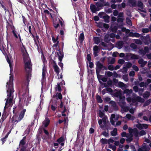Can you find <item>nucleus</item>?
Returning <instances> with one entry per match:
<instances>
[{
  "mask_svg": "<svg viewBox=\"0 0 151 151\" xmlns=\"http://www.w3.org/2000/svg\"><path fill=\"white\" fill-rule=\"evenodd\" d=\"M96 99L98 102L101 103L102 102V100L99 96H97Z\"/></svg>",
  "mask_w": 151,
  "mask_h": 151,
  "instance_id": "obj_40",
  "label": "nucleus"
},
{
  "mask_svg": "<svg viewBox=\"0 0 151 151\" xmlns=\"http://www.w3.org/2000/svg\"><path fill=\"white\" fill-rule=\"evenodd\" d=\"M124 60H123L122 59H120L119 60H118L119 63V64H123L124 63Z\"/></svg>",
  "mask_w": 151,
  "mask_h": 151,
  "instance_id": "obj_44",
  "label": "nucleus"
},
{
  "mask_svg": "<svg viewBox=\"0 0 151 151\" xmlns=\"http://www.w3.org/2000/svg\"><path fill=\"white\" fill-rule=\"evenodd\" d=\"M26 111L25 110H24L23 111L21 112L19 116V120H20L22 119L24 115V113Z\"/></svg>",
  "mask_w": 151,
  "mask_h": 151,
  "instance_id": "obj_20",
  "label": "nucleus"
},
{
  "mask_svg": "<svg viewBox=\"0 0 151 151\" xmlns=\"http://www.w3.org/2000/svg\"><path fill=\"white\" fill-rule=\"evenodd\" d=\"M149 31V29L147 28H145L142 29V32L144 33H147Z\"/></svg>",
  "mask_w": 151,
  "mask_h": 151,
  "instance_id": "obj_39",
  "label": "nucleus"
},
{
  "mask_svg": "<svg viewBox=\"0 0 151 151\" xmlns=\"http://www.w3.org/2000/svg\"><path fill=\"white\" fill-rule=\"evenodd\" d=\"M150 148L148 146L145 145V144H143L142 146L140 148H139L138 151H149Z\"/></svg>",
  "mask_w": 151,
  "mask_h": 151,
  "instance_id": "obj_7",
  "label": "nucleus"
},
{
  "mask_svg": "<svg viewBox=\"0 0 151 151\" xmlns=\"http://www.w3.org/2000/svg\"><path fill=\"white\" fill-rule=\"evenodd\" d=\"M94 41L95 43L97 44H98L100 42V40L99 38L97 37H95L94 38Z\"/></svg>",
  "mask_w": 151,
  "mask_h": 151,
  "instance_id": "obj_27",
  "label": "nucleus"
},
{
  "mask_svg": "<svg viewBox=\"0 0 151 151\" xmlns=\"http://www.w3.org/2000/svg\"><path fill=\"white\" fill-rule=\"evenodd\" d=\"M118 85L121 88H122L123 87H125L126 88L127 87L126 86V85H125L122 82H119L118 83Z\"/></svg>",
  "mask_w": 151,
  "mask_h": 151,
  "instance_id": "obj_30",
  "label": "nucleus"
},
{
  "mask_svg": "<svg viewBox=\"0 0 151 151\" xmlns=\"http://www.w3.org/2000/svg\"><path fill=\"white\" fill-rule=\"evenodd\" d=\"M34 40L36 46L37 47H39V45H40V42H39V37L37 36H36L34 38Z\"/></svg>",
  "mask_w": 151,
  "mask_h": 151,
  "instance_id": "obj_15",
  "label": "nucleus"
},
{
  "mask_svg": "<svg viewBox=\"0 0 151 151\" xmlns=\"http://www.w3.org/2000/svg\"><path fill=\"white\" fill-rule=\"evenodd\" d=\"M123 45V42L121 41L118 42L116 44L117 46L119 49L121 48L122 47Z\"/></svg>",
  "mask_w": 151,
  "mask_h": 151,
  "instance_id": "obj_22",
  "label": "nucleus"
},
{
  "mask_svg": "<svg viewBox=\"0 0 151 151\" xmlns=\"http://www.w3.org/2000/svg\"><path fill=\"white\" fill-rule=\"evenodd\" d=\"M106 74L107 76H111L113 75L112 73L110 72V71H108L106 73Z\"/></svg>",
  "mask_w": 151,
  "mask_h": 151,
  "instance_id": "obj_51",
  "label": "nucleus"
},
{
  "mask_svg": "<svg viewBox=\"0 0 151 151\" xmlns=\"http://www.w3.org/2000/svg\"><path fill=\"white\" fill-rule=\"evenodd\" d=\"M101 142L103 144L108 143V140L105 139H102L100 140Z\"/></svg>",
  "mask_w": 151,
  "mask_h": 151,
  "instance_id": "obj_31",
  "label": "nucleus"
},
{
  "mask_svg": "<svg viewBox=\"0 0 151 151\" xmlns=\"http://www.w3.org/2000/svg\"><path fill=\"white\" fill-rule=\"evenodd\" d=\"M84 39V35L83 33H82L81 34L79 37V39L81 41V42H82L83 41Z\"/></svg>",
  "mask_w": 151,
  "mask_h": 151,
  "instance_id": "obj_29",
  "label": "nucleus"
},
{
  "mask_svg": "<svg viewBox=\"0 0 151 151\" xmlns=\"http://www.w3.org/2000/svg\"><path fill=\"white\" fill-rule=\"evenodd\" d=\"M64 139L63 137H61L57 140V141L59 143H60L63 141Z\"/></svg>",
  "mask_w": 151,
  "mask_h": 151,
  "instance_id": "obj_43",
  "label": "nucleus"
},
{
  "mask_svg": "<svg viewBox=\"0 0 151 151\" xmlns=\"http://www.w3.org/2000/svg\"><path fill=\"white\" fill-rule=\"evenodd\" d=\"M31 100L30 97H28L27 98V100H25L24 101V104L26 106H27L28 104V101Z\"/></svg>",
  "mask_w": 151,
  "mask_h": 151,
  "instance_id": "obj_33",
  "label": "nucleus"
},
{
  "mask_svg": "<svg viewBox=\"0 0 151 151\" xmlns=\"http://www.w3.org/2000/svg\"><path fill=\"white\" fill-rule=\"evenodd\" d=\"M126 22L129 25H130L131 24V22L130 20L128 19H127Z\"/></svg>",
  "mask_w": 151,
  "mask_h": 151,
  "instance_id": "obj_45",
  "label": "nucleus"
},
{
  "mask_svg": "<svg viewBox=\"0 0 151 151\" xmlns=\"http://www.w3.org/2000/svg\"><path fill=\"white\" fill-rule=\"evenodd\" d=\"M129 2L130 3L132 6H134L135 5L136 2L135 0H129Z\"/></svg>",
  "mask_w": 151,
  "mask_h": 151,
  "instance_id": "obj_35",
  "label": "nucleus"
},
{
  "mask_svg": "<svg viewBox=\"0 0 151 151\" xmlns=\"http://www.w3.org/2000/svg\"><path fill=\"white\" fill-rule=\"evenodd\" d=\"M129 35L131 36H134L136 37H139L140 36V35L138 33H132V32H130L129 33Z\"/></svg>",
  "mask_w": 151,
  "mask_h": 151,
  "instance_id": "obj_21",
  "label": "nucleus"
},
{
  "mask_svg": "<svg viewBox=\"0 0 151 151\" xmlns=\"http://www.w3.org/2000/svg\"><path fill=\"white\" fill-rule=\"evenodd\" d=\"M138 5L140 7V8L142 9L143 7V5L142 3L141 2H139L138 3Z\"/></svg>",
  "mask_w": 151,
  "mask_h": 151,
  "instance_id": "obj_48",
  "label": "nucleus"
},
{
  "mask_svg": "<svg viewBox=\"0 0 151 151\" xmlns=\"http://www.w3.org/2000/svg\"><path fill=\"white\" fill-rule=\"evenodd\" d=\"M55 70L57 74V75L59 73V68L58 67L57 65H55L54 66Z\"/></svg>",
  "mask_w": 151,
  "mask_h": 151,
  "instance_id": "obj_26",
  "label": "nucleus"
},
{
  "mask_svg": "<svg viewBox=\"0 0 151 151\" xmlns=\"http://www.w3.org/2000/svg\"><path fill=\"white\" fill-rule=\"evenodd\" d=\"M109 148L112 149L114 151L116 149V147L115 146L112 145H109Z\"/></svg>",
  "mask_w": 151,
  "mask_h": 151,
  "instance_id": "obj_37",
  "label": "nucleus"
},
{
  "mask_svg": "<svg viewBox=\"0 0 151 151\" xmlns=\"http://www.w3.org/2000/svg\"><path fill=\"white\" fill-rule=\"evenodd\" d=\"M87 60L89 61H90L91 60V56L89 54L87 55Z\"/></svg>",
  "mask_w": 151,
  "mask_h": 151,
  "instance_id": "obj_53",
  "label": "nucleus"
},
{
  "mask_svg": "<svg viewBox=\"0 0 151 151\" xmlns=\"http://www.w3.org/2000/svg\"><path fill=\"white\" fill-rule=\"evenodd\" d=\"M122 30L123 32H125L127 34L129 33L130 32V30L126 29L125 28H122Z\"/></svg>",
  "mask_w": 151,
  "mask_h": 151,
  "instance_id": "obj_36",
  "label": "nucleus"
},
{
  "mask_svg": "<svg viewBox=\"0 0 151 151\" xmlns=\"http://www.w3.org/2000/svg\"><path fill=\"white\" fill-rule=\"evenodd\" d=\"M58 97L60 99H61L62 98V95L61 93H58Z\"/></svg>",
  "mask_w": 151,
  "mask_h": 151,
  "instance_id": "obj_61",
  "label": "nucleus"
},
{
  "mask_svg": "<svg viewBox=\"0 0 151 151\" xmlns=\"http://www.w3.org/2000/svg\"><path fill=\"white\" fill-rule=\"evenodd\" d=\"M138 63L141 67H143L147 63V62L144 61L142 59H141L139 60Z\"/></svg>",
  "mask_w": 151,
  "mask_h": 151,
  "instance_id": "obj_11",
  "label": "nucleus"
},
{
  "mask_svg": "<svg viewBox=\"0 0 151 151\" xmlns=\"http://www.w3.org/2000/svg\"><path fill=\"white\" fill-rule=\"evenodd\" d=\"M49 122V119L47 118H46L43 122V125L45 127H46L48 125Z\"/></svg>",
  "mask_w": 151,
  "mask_h": 151,
  "instance_id": "obj_13",
  "label": "nucleus"
},
{
  "mask_svg": "<svg viewBox=\"0 0 151 151\" xmlns=\"http://www.w3.org/2000/svg\"><path fill=\"white\" fill-rule=\"evenodd\" d=\"M7 61L9 64L10 71H11L13 70V62L12 61H10L8 58L7 59Z\"/></svg>",
  "mask_w": 151,
  "mask_h": 151,
  "instance_id": "obj_12",
  "label": "nucleus"
},
{
  "mask_svg": "<svg viewBox=\"0 0 151 151\" xmlns=\"http://www.w3.org/2000/svg\"><path fill=\"white\" fill-rule=\"evenodd\" d=\"M46 73V69L45 66H43L42 69V76L43 78L44 79L45 77Z\"/></svg>",
  "mask_w": 151,
  "mask_h": 151,
  "instance_id": "obj_19",
  "label": "nucleus"
},
{
  "mask_svg": "<svg viewBox=\"0 0 151 151\" xmlns=\"http://www.w3.org/2000/svg\"><path fill=\"white\" fill-rule=\"evenodd\" d=\"M135 109H131L129 110V112L131 114H133L134 113Z\"/></svg>",
  "mask_w": 151,
  "mask_h": 151,
  "instance_id": "obj_64",
  "label": "nucleus"
},
{
  "mask_svg": "<svg viewBox=\"0 0 151 151\" xmlns=\"http://www.w3.org/2000/svg\"><path fill=\"white\" fill-rule=\"evenodd\" d=\"M103 27L106 29H108L109 28V25L106 24H103Z\"/></svg>",
  "mask_w": 151,
  "mask_h": 151,
  "instance_id": "obj_46",
  "label": "nucleus"
},
{
  "mask_svg": "<svg viewBox=\"0 0 151 151\" xmlns=\"http://www.w3.org/2000/svg\"><path fill=\"white\" fill-rule=\"evenodd\" d=\"M128 130L129 131V134H127L125 132H123L121 134V135L122 137H127V141L130 142L132 140V137L133 135L135 136H138V134L136 129L133 130L129 128Z\"/></svg>",
  "mask_w": 151,
  "mask_h": 151,
  "instance_id": "obj_3",
  "label": "nucleus"
},
{
  "mask_svg": "<svg viewBox=\"0 0 151 151\" xmlns=\"http://www.w3.org/2000/svg\"><path fill=\"white\" fill-rule=\"evenodd\" d=\"M118 54V53L117 52H114L113 53L112 55L113 56L115 57Z\"/></svg>",
  "mask_w": 151,
  "mask_h": 151,
  "instance_id": "obj_63",
  "label": "nucleus"
},
{
  "mask_svg": "<svg viewBox=\"0 0 151 151\" xmlns=\"http://www.w3.org/2000/svg\"><path fill=\"white\" fill-rule=\"evenodd\" d=\"M132 65V64L129 62H127L126 64V67H124L123 68L125 72H126L127 70V68H130Z\"/></svg>",
  "mask_w": 151,
  "mask_h": 151,
  "instance_id": "obj_10",
  "label": "nucleus"
},
{
  "mask_svg": "<svg viewBox=\"0 0 151 151\" xmlns=\"http://www.w3.org/2000/svg\"><path fill=\"white\" fill-rule=\"evenodd\" d=\"M98 123L100 125V127H103V126H102V125H101L102 123V121L101 120L99 119L98 121Z\"/></svg>",
  "mask_w": 151,
  "mask_h": 151,
  "instance_id": "obj_59",
  "label": "nucleus"
},
{
  "mask_svg": "<svg viewBox=\"0 0 151 151\" xmlns=\"http://www.w3.org/2000/svg\"><path fill=\"white\" fill-rule=\"evenodd\" d=\"M151 102V99L147 101L145 103V105H147Z\"/></svg>",
  "mask_w": 151,
  "mask_h": 151,
  "instance_id": "obj_60",
  "label": "nucleus"
},
{
  "mask_svg": "<svg viewBox=\"0 0 151 151\" xmlns=\"http://www.w3.org/2000/svg\"><path fill=\"white\" fill-rule=\"evenodd\" d=\"M103 18L104 19V20L105 22H109V16L108 15H106L105 16H104Z\"/></svg>",
  "mask_w": 151,
  "mask_h": 151,
  "instance_id": "obj_24",
  "label": "nucleus"
},
{
  "mask_svg": "<svg viewBox=\"0 0 151 151\" xmlns=\"http://www.w3.org/2000/svg\"><path fill=\"white\" fill-rule=\"evenodd\" d=\"M60 108L63 109V111H62V116H65V114H64V113L66 111V109L65 106H64L63 104V103L61 102L60 105Z\"/></svg>",
  "mask_w": 151,
  "mask_h": 151,
  "instance_id": "obj_9",
  "label": "nucleus"
},
{
  "mask_svg": "<svg viewBox=\"0 0 151 151\" xmlns=\"http://www.w3.org/2000/svg\"><path fill=\"white\" fill-rule=\"evenodd\" d=\"M108 69L110 70H112L114 69V68L112 65H110L108 67Z\"/></svg>",
  "mask_w": 151,
  "mask_h": 151,
  "instance_id": "obj_52",
  "label": "nucleus"
},
{
  "mask_svg": "<svg viewBox=\"0 0 151 151\" xmlns=\"http://www.w3.org/2000/svg\"><path fill=\"white\" fill-rule=\"evenodd\" d=\"M89 67L91 68H93V63L90 61H89Z\"/></svg>",
  "mask_w": 151,
  "mask_h": 151,
  "instance_id": "obj_56",
  "label": "nucleus"
},
{
  "mask_svg": "<svg viewBox=\"0 0 151 151\" xmlns=\"http://www.w3.org/2000/svg\"><path fill=\"white\" fill-rule=\"evenodd\" d=\"M122 91H121V90H119L118 91V95H117L118 96H119V97H120V101H121V100L122 99V98H121V95L122 94Z\"/></svg>",
  "mask_w": 151,
  "mask_h": 151,
  "instance_id": "obj_42",
  "label": "nucleus"
},
{
  "mask_svg": "<svg viewBox=\"0 0 151 151\" xmlns=\"http://www.w3.org/2000/svg\"><path fill=\"white\" fill-rule=\"evenodd\" d=\"M99 116L101 118H103V123L104 124H105L107 120V117L104 115L103 113L101 111H99Z\"/></svg>",
  "mask_w": 151,
  "mask_h": 151,
  "instance_id": "obj_6",
  "label": "nucleus"
},
{
  "mask_svg": "<svg viewBox=\"0 0 151 151\" xmlns=\"http://www.w3.org/2000/svg\"><path fill=\"white\" fill-rule=\"evenodd\" d=\"M21 51L25 64V69L26 70H27L28 69V71H30L31 69L32 65L30 62V60L28 54L23 44L21 47Z\"/></svg>",
  "mask_w": 151,
  "mask_h": 151,
  "instance_id": "obj_2",
  "label": "nucleus"
},
{
  "mask_svg": "<svg viewBox=\"0 0 151 151\" xmlns=\"http://www.w3.org/2000/svg\"><path fill=\"white\" fill-rule=\"evenodd\" d=\"M93 53L95 56H96L97 55V53L99 52V48L97 46H95L93 48Z\"/></svg>",
  "mask_w": 151,
  "mask_h": 151,
  "instance_id": "obj_8",
  "label": "nucleus"
},
{
  "mask_svg": "<svg viewBox=\"0 0 151 151\" xmlns=\"http://www.w3.org/2000/svg\"><path fill=\"white\" fill-rule=\"evenodd\" d=\"M118 12L116 10H115L113 12L114 15L115 16H116L118 15Z\"/></svg>",
  "mask_w": 151,
  "mask_h": 151,
  "instance_id": "obj_54",
  "label": "nucleus"
},
{
  "mask_svg": "<svg viewBox=\"0 0 151 151\" xmlns=\"http://www.w3.org/2000/svg\"><path fill=\"white\" fill-rule=\"evenodd\" d=\"M13 81V76L10 74L9 81V82H7L6 83L7 85L6 87L7 88V93L8 98L6 99L5 105L4 108V110H5L6 108H7L9 106H11L13 104L12 101V99L11 98V96L12 95V93L14 92Z\"/></svg>",
  "mask_w": 151,
  "mask_h": 151,
  "instance_id": "obj_1",
  "label": "nucleus"
},
{
  "mask_svg": "<svg viewBox=\"0 0 151 151\" xmlns=\"http://www.w3.org/2000/svg\"><path fill=\"white\" fill-rule=\"evenodd\" d=\"M132 89L129 90L128 89H126L124 91V93L127 94V96H129L132 93Z\"/></svg>",
  "mask_w": 151,
  "mask_h": 151,
  "instance_id": "obj_17",
  "label": "nucleus"
},
{
  "mask_svg": "<svg viewBox=\"0 0 151 151\" xmlns=\"http://www.w3.org/2000/svg\"><path fill=\"white\" fill-rule=\"evenodd\" d=\"M133 69L135 71H137L139 70V69L138 67L135 65H133L132 66Z\"/></svg>",
  "mask_w": 151,
  "mask_h": 151,
  "instance_id": "obj_41",
  "label": "nucleus"
},
{
  "mask_svg": "<svg viewBox=\"0 0 151 151\" xmlns=\"http://www.w3.org/2000/svg\"><path fill=\"white\" fill-rule=\"evenodd\" d=\"M127 100L128 102L130 103L132 102V103H134L137 101L139 102H142L143 101V99L139 96L135 97L132 99L129 97H127Z\"/></svg>",
  "mask_w": 151,
  "mask_h": 151,
  "instance_id": "obj_4",
  "label": "nucleus"
},
{
  "mask_svg": "<svg viewBox=\"0 0 151 151\" xmlns=\"http://www.w3.org/2000/svg\"><path fill=\"white\" fill-rule=\"evenodd\" d=\"M59 53L60 54V55H59L58 53V55L59 56L58 58L60 61L61 62L62 60V59L63 58V55L60 52H59Z\"/></svg>",
  "mask_w": 151,
  "mask_h": 151,
  "instance_id": "obj_38",
  "label": "nucleus"
},
{
  "mask_svg": "<svg viewBox=\"0 0 151 151\" xmlns=\"http://www.w3.org/2000/svg\"><path fill=\"white\" fill-rule=\"evenodd\" d=\"M115 118V115L114 114H112L111 115V116L110 118V121L111 122L113 125H114V120Z\"/></svg>",
  "mask_w": 151,
  "mask_h": 151,
  "instance_id": "obj_18",
  "label": "nucleus"
},
{
  "mask_svg": "<svg viewBox=\"0 0 151 151\" xmlns=\"http://www.w3.org/2000/svg\"><path fill=\"white\" fill-rule=\"evenodd\" d=\"M123 78L126 81H128V78L127 76H123Z\"/></svg>",
  "mask_w": 151,
  "mask_h": 151,
  "instance_id": "obj_55",
  "label": "nucleus"
},
{
  "mask_svg": "<svg viewBox=\"0 0 151 151\" xmlns=\"http://www.w3.org/2000/svg\"><path fill=\"white\" fill-rule=\"evenodd\" d=\"M90 7L91 10L93 13H95L97 11L95 6L93 4H91Z\"/></svg>",
  "mask_w": 151,
  "mask_h": 151,
  "instance_id": "obj_16",
  "label": "nucleus"
},
{
  "mask_svg": "<svg viewBox=\"0 0 151 151\" xmlns=\"http://www.w3.org/2000/svg\"><path fill=\"white\" fill-rule=\"evenodd\" d=\"M135 42L136 43L139 44H142V42L139 40H136Z\"/></svg>",
  "mask_w": 151,
  "mask_h": 151,
  "instance_id": "obj_58",
  "label": "nucleus"
},
{
  "mask_svg": "<svg viewBox=\"0 0 151 151\" xmlns=\"http://www.w3.org/2000/svg\"><path fill=\"white\" fill-rule=\"evenodd\" d=\"M124 118L126 119L127 118L128 120H133L134 119L135 117L134 116H132L131 115L129 114H127L124 117Z\"/></svg>",
  "mask_w": 151,
  "mask_h": 151,
  "instance_id": "obj_14",
  "label": "nucleus"
},
{
  "mask_svg": "<svg viewBox=\"0 0 151 151\" xmlns=\"http://www.w3.org/2000/svg\"><path fill=\"white\" fill-rule=\"evenodd\" d=\"M130 55L132 59H137L139 58V56L137 55L131 54H130Z\"/></svg>",
  "mask_w": 151,
  "mask_h": 151,
  "instance_id": "obj_28",
  "label": "nucleus"
},
{
  "mask_svg": "<svg viewBox=\"0 0 151 151\" xmlns=\"http://www.w3.org/2000/svg\"><path fill=\"white\" fill-rule=\"evenodd\" d=\"M136 127L139 129H142L147 128L148 125L147 124L139 123L136 125Z\"/></svg>",
  "mask_w": 151,
  "mask_h": 151,
  "instance_id": "obj_5",
  "label": "nucleus"
},
{
  "mask_svg": "<svg viewBox=\"0 0 151 151\" xmlns=\"http://www.w3.org/2000/svg\"><path fill=\"white\" fill-rule=\"evenodd\" d=\"M114 142V140L111 139H109L108 140V143L109 145L111 143H113Z\"/></svg>",
  "mask_w": 151,
  "mask_h": 151,
  "instance_id": "obj_47",
  "label": "nucleus"
},
{
  "mask_svg": "<svg viewBox=\"0 0 151 151\" xmlns=\"http://www.w3.org/2000/svg\"><path fill=\"white\" fill-rule=\"evenodd\" d=\"M135 75V72L134 71H131L129 74V75L131 76H133Z\"/></svg>",
  "mask_w": 151,
  "mask_h": 151,
  "instance_id": "obj_50",
  "label": "nucleus"
},
{
  "mask_svg": "<svg viewBox=\"0 0 151 151\" xmlns=\"http://www.w3.org/2000/svg\"><path fill=\"white\" fill-rule=\"evenodd\" d=\"M94 129L92 128H91L90 129L89 132L90 133H92L94 132Z\"/></svg>",
  "mask_w": 151,
  "mask_h": 151,
  "instance_id": "obj_62",
  "label": "nucleus"
},
{
  "mask_svg": "<svg viewBox=\"0 0 151 151\" xmlns=\"http://www.w3.org/2000/svg\"><path fill=\"white\" fill-rule=\"evenodd\" d=\"M61 84H58V85L55 88V90L57 91H61V89L60 87V85Z\"/></svg>",
  "mask_w": 151,
  "mask_h": 151,
  "instance_id": "obj_32",
  "label": "nucleus"
},
{
  "mask_svg": "<svg viewBox=\"0 0 151 151\" xmlns=\"http://www.w3.org/2000/svg\"><path fill=\"white\" fill-rule=\"evenodd\" d=\"M133 89L134 91L136 92H137L138 91V88L137 86H134Z\"/></svg>",
  "mask_w": 151,
  "mask_h": 151,
  "instance_id": "obj_57",
  "label": "nucleus"
},
{
  "mask_svg": "<svg viewBox=\"0 0 151 151\" xmlns=\"http://www.w3.org/2000/svg\"><path fill=\"white\" fill-rule=\"evenodd\" d=\"M150 93L149 92H146L144 94V97L145 98H147L150 96Z\"/></svg>",
  "mask_w": 151,
  "mask_h": 151,
  "instance_id": "obj_34",
  "label": "nucleus"
},
{
  "mask_svg": "<svg viewBox=\"0 0 151 151\" xmlns=\"http://www.w3.org/2000/svg\"><path fill=\"white\" fill-rule=\"evenodd\" d=\"M117 129L116 128H114V129L111 131V134L113 136H115L117 134Z\"/></svg>",
  "mask_w": 151,
  "mask_h": 151,
  "instance_id": "obj_25",
  "label": "nucleus"
},
{
  "mask_svg": "<svg viewBox=\"0 0 151 151\" xmlns=\"http://www.w3.org/2000/svg\"><path fill=\"white\" fill-rule=\"evenodd\" d=\"M25 142L24 140L23 139L20 142V145H23L25 144Z\"/></svg>",
  "mask_w": 151,
  "mask_h": 151,
  "instance_id": "obj_49",
  "label": "nucleus"
},
{
  "mask_svg": "<svg viewBox=\"0 0 151 151\" xmlns=\"http://www.w3.org/2000/svg\"><path fill=\"white\" fill-rule=\"evenodd\" d=\"M136 129L137 130V131H138V130L137 129ZM146 133L145 131L142 130L139 133H138V136H136V137H138L139 136H143V135H145L146 134Z\"/></svg>",
  "mask_w": 151,
  "mask_h": 151,
  "instance_id": "obj_23",
  "label": "nucleus"
}]
</instances>
